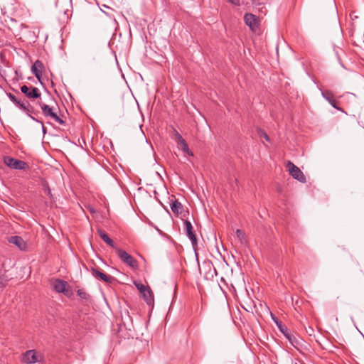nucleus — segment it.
<instances>
[{
	"instance_id": "8",
	"label": "nucleus",
	"mask_w": 364,
	"mask_h": 364,
	"mask_svg": "<svg viewBox=\"0 0 364 364\" xmlns=\"http://www.w3.org/2000/svg\"><path fill=\"white\" fill-rule=\"evenodd\" d=\"M244 21L252 31H256L258 29L260 21L257 16L252 14H246L244 16Z\"/></svg>"
},
{
	"instance_id": "6",
	"label": "nucleus",
	"mask_w": 364,
	"mask_h": 364,
	"mask_svg": "<svg viewBox=\"0 0 364 364\" xmlns=\"http://www.w3.org/2000/svg\"><path fill=\"white\" fill-rule=\"evenodd\" d=\"M287 168L289 172V174L296 180L301 182H306V177L304 175L303 172L295 166L292 162L289 161L287 164Z\"/></svg>"
},
{
	"instance_id": "10",
	"label": "nucleus",
	"mask_w": 364,
	"mask_h": 364,
	"mask_svg": "<svg viewBox=\"0 0 364 364\" xmlns=\"http://www.w3.org/2000/svg\"><path fill=\"white\" fill-rule=\"evenodd\" d=\"M53 288L55 290V291L58 293H63L65 296H70V294L69 285L68 282L65 281L61 279H56L54 282Z\"/></svg>"
},
{
	"instance_id": "12",
	"label": "nucleus",
	"mask_w": 364,
	"mask_h": 364,
	"mask_svg": "<svg viewBox=\"0 0 364 364\" xmlns=\"http://www.w3.org/2000/svg\"><path fill=\"white\" fill-rule=\"evenodd\" d=\"M351 35L353 37H364V22L363 20H360V22L353 23Z\"/></svg>"
},
{
	"instance_id": "26",
	"label": "nucleus",
	"mask_w": 364,
	"mask_h": 364,
	"mask_svg": "<svg viewBox=\"0 0 364 364\" xmlns=\"http://www.w3.org/2000/svg\"><path fill=\"white\" fill-rule=\"evenodd\" d=\"M26 108L28 109V110H23V112H26L29 117V115H31L30 113H32L33 112V108L29 102L28 104H26Z\"/></svg>"
},
{
	"instance_id": "24",
	"label": "nucleus",
	"mask_w": 364,
	"mask_h": 364,
	"mask_svg": "<svg viewBox=\"0 0 364 364\" xmlns=\"http://www.w3.org/2000/svg\"><path fill=\"white\" fill-rule=\"evenodd\" d=\"M134 284L140 293H141L142 291H144L145 289L149 287H146L144 284L139 283V282H134Z\"/></svg>"
},
{
	"instance_id": "17",
	"label": "nucleus",
	"mask_w": 364,
	"mask_h": 364,
	"mask_svg": "<svg viewBox=\"0 0 364 364\" xmlns=\"http://www.w3.org/2000/svg\"><path fill=\"white\" fill-rule=\"evenodd\" d=\"M97 232L100 238L106 242L109 246L114 247V241L109 237V235L102 230H97Z\"/></svg>"
},
{
	"instance_id": "1",
	"label": "nucleus",
	"mask_w": 364,
	"mask_h": 364,
	"mask_svg": "<svg viewBox=\"0 0 364 364\" xmlns=\"http://www.w3.org/2000/svg\"><path fill=\"white\" fill-rule=\"evenodd\" d=\"M271 317L273 321L275 323L279 331L283 333V335L288 339L290 343L295 348H297L299 344V341L296 338V336L289 331V329L286 326H284L281 321L278 319L277 316H275L273 314H271Z\"/></svg>"
},
{
	"instance_id": "13",
	"label": "nucleus",
	"mask_w": 364,
	"mask_h": 364,
	"mask_svg": "<svg viewBox=\"0 0 364 364\" xmlns=\"http://www.w3.org/2000/svg\"><path fill=\"white\" fill-rule=\"evenodd\" d=\"M91 273H92V275L94 277L97 278V279H100L103 282H105L106 283H108V284L112 283V281L114 280V277H112L110 275H108V274H106L104 272H100L97 268L92 267L91 269Z\"/></svg>"
},
{
	"instance_id": "11",
	"label": "nucleus",
	"mask_w": 364,
	"mask_h": 364,
	"mask_svg": "<svg viewBox=\"0 0 364 364\" xmlns=\"http://www.w3.org/2000/svg\"><path fill=\"white\" fill-rule=\"evenodd\" d=\"M171 209L177 216L184 218L188 214V212L184 210L183 205L178 200L172 201L171 203Z\"/></svg>"
},
{
	"instance_id": "18",
	"label": "nucleus",
	"mask_w": 364,
	"mask_h": 364,
	"mask_svg": "<svg viewBox=\"0 0 364 364\" xmlns=\"http://www.w3.org/2000/svg\"><path fill=\"white\" fill-rule=\"evenodd\" d=\"M141 294L143 296V299L149 305H151L154 303V295L149 287L146 289L145 291H142Z\"/></svg>"
},
{
	"instance_id": "31",
	"label": "nucleus",
	"mask_w": 364,
	"mask_h": 364,
	"mask_svg": "<svg viewBox=\"0 0 364 364\" xmlns=\"http://www.w3.org/2000/svg\"><path fill=\"white\" fill-rule=\"evenodd\" d=\"M176 139H177V141H178V144H179L180 142H181V141H182V140H185V139H184L181 136V134H178V132L176 133Z\"/></svg>"
},
{
	"instance_id": "14",
	"label": "nucleus",
	"mask_w": 364,
	"mask_h": 364,
	"mask_svg": "<svg viewBox=\"0 0 364 364\" xmlns=\"http://www.w3.org/2000/svg\"><path fill=\"white\" fill-rule=\"evenodd\" d=\"M9 242L17 246L21 250H24L26 248V244L22 237L19 236H11L9 239Z\"/></svg>"
},
{
	"instance_id": "9",
	"label": "nucleus",
	"mask_w": 364,
	"mask_h": 364,
	"mask_svg": "<svg viewBox=\"0 0 364 364\" xmlns=\"http://www.w3.org/2000/svg\"><path fill=\"white\" fill-rule=\"evenodd\" d=\"M21 91L27 97L31 99H37L41 97V92L39 89L35 87L23 85L21 87Z\"/></svg>"
},
{
	"instance_id": "2",
	"label": "nucleus",
	"mask_w": 364,
	"mask_h": 364,
	"mask_svg": "<svg viewBox=\"0 0 364 364\" xmlns=\"http://www.w3.org/2000/svg\"><path fill=\"white\" fill-rule=\"evenodd\" d=\"M43 360V355L38 353L36 350H26L21 354L20 358L21 362L26 364H34L42 362Z\"/></svg>"
},
{
	"instance_id": "3",
	"label": "nucleus",
	"mask_w": 364,
	"mask_h": 364,
	"mask_svg": "<svg viewBox=\"0 0 364 364\" xmlns=\"http://www.w3.org/2000/svg\"><path fill=\"white\" fill-rule=\"evenodd\" d=\"M38 104L42 109L43 115L46 117H50L59 124H64L65 122L58 116L57 113L55 112L54 107L46 105L41 102H38Z\"/></svg>"
},
{
	"instance_id": "27",
	"label": "nucleus",
	"mask_w": 364,
	"mask_h": 364,
	"mask_svg": "<svg viewBox=\"0 0 364 364\" xmlns=\"http://www.w3.org/2000/svg\"><path fill=\"white\" fill-rule=\"evenodd\" d=\"M259 134L260 137H263L264 139H265L266 141H269V137L266 132H264L262 130H259Z\"/></svg>"
},
{
	"instance_id": "20",
	"label": "nucleus",
	"mask_w": 364,
	"mask_h": 364,
	"mask_svg": "<svg viewBox=\"0 0 364 364\" xmlns=\"http://www.w3.org/2000/svg\"><path fill=\"white\" fill-rule=\"evenodd\" d=\"M26 104H28V102L27 100H26L25 99H23V100L19 99L16 102L15 105L23 111V110H28V109L26 108Z\"/></svg>"
},
{
	"instance_id": "33",
	"label": "nucleus",
	"mask_w": 364,
	"mask_h": 364,
	"mask_svg": "<svg viewBox=\"0 0 364 364\" xmlns=\"http://www.w3.org/2000/svg\"><path fill=\"white\" fill-rule=\"evenodd\" d=\"M5 287V282L0 278V288Z\"/></svg>"
},
{
	"instance_id": "34",
	"label": "nucleus",
	"mask_w": 364,
	"mask_h": 364,
	"mask_svg": "<svg viewBox=\"0 0 364 364\" xmlns=\"http://www.w3.org/2000/svg\"><path fill=\"white\" fill-rule=\"evenodd\" d=\"M103 13H105V14H106L107 16H108L109 17H112L110 14H107V12L105 11H103Z\"/></svg>"
},
{
	"instance_id": "36",
	"label": "nucleus",
	"mask_w": 364,
	"mask_h": 364,
	"mask_svg": "<svg viewBox=\"0 0 364 364\" xmlns=\"http://www.w3.org/2000/svg\"><path fill=\"white\" fill-rule=\"evenodd\" d=\"M104 8H109L108 6H107L106 5H103Z\"/></svg>"
},
{
	"instance_id": "5",
	"label": "nucleus",
	"mask_w": 364,
	"mask_h": 364,
	"mask_svg": "<svg viewBox=\"0 0 364 364\" xmlns=\"http://www.w3.org/2000/svg\"><path fill=\"white\" fill-rule=\"evenodd\" d=\"M4 161L7 166L14 169L25 170L28 168V164L26 162L11 156L4 157Z\"/></svg>"
},
{
	"instance_id": "15",
	"label": "nucleus",
	"mask_w": 364,
	"mask_h": 364,
	"mask_svg": "<svg viewBox=\"0 0 364 364\" xmlns=\"http://www.w3.org/2000/svg\"><path fill=\"white\" fill-rule=\"evenodd\" d=\"M321 95L323 96V97L324 99H326L329 103L330 105L337 109H340L337 106H336V100L333 99V93L330 91V90H322L321 91Z\"/></svg>"
},
{
	"instance_id": "7",
	"label": "nucleus",
	"mask_w": 364,
	"mask_h": 364,
	"mask_svg": "<svg viewBox=\"0 0 364 364\" xmlns=\"http://www.w3.org/2000/svg\"><path fill=\"white\" fill-rule=\"evenodd\" d=\"M183 226L186 236L191 240L193 247L196 249L198 240L191 223L189 220H183Z\"/></svg>"
},
{
	"instance_id": "22",
	"label": "nucleus",
	"mask_w": 364,
	"mask_h": 364,
	"mask_svg": "<svg viewBox=\"0 0 364 364\" xmlns=\"http://www.w3.org/2000/svg\"><path fill=\"white\" fill-rule=\"evenodd\" d=\"M236 235L242 243L246 242L245 234L241 230L237 229L236 230Z\"/></svg>"
},
{
	"instance_id": "30",
	"label": "nucleus",
	"mask_w": 364,
	"mask_h": 364,
	"mask_svg": "<svg viewBox=\"0 0 364 364\" xmlns=\"http://www.w3.org/2000/svg\"><path fill=\"white\" fill-rule=\"evenodd\" d=\"M228 2H230L232 4L239 6L240 5V1L239 0H228Z\"/></svg>"
},
{
	"instance_id": "16",
	"label": "nucleus",
	"mask_w": 364,
	"mask_h": 364,
	"mask_svg": "<svg viewBox=\"0 0 364 364\" xmlns=\"http://www.w3.org/2000/svg\"><path fill=\"white\" fill-rule=\"evenodd\" d=\"M43 64L40 60H36L34 64L32 65L31 70L33 74L40 80L42 76V69Z\"/></svg>"
},
{
	"instance_id": "35",
	"label": "nucleus",
	"mask_w": 364,
	"mask_h": 364,
	"mask_svg": "<svg viewBox=\"0 0 364 364\" xmlns=\"http://www.w3.org/2000/svg\"><path fill=\"white\" fill-rule=\"evenodd\" d=\"M253 4H257V3L255 1V0H252Z\"/></svg>"
},
{
	"instance_id": "21",
	"label": "nucleus",
	"mask_w": 364,
	"mask_h": 364,
	"mask_svg": "<svg viewBox=\"0 0 364 364\" xmlns=\"http://www.w3.org/2000/svg\"><path fill=\"white\" fill-rule=\"evenodd\" d=\"M77 294L82 299H84L85 301H88L90 299V296L82 289H78L77 291Z\"/></svg>"
},
{
	"instance_id": "32",
	"label": "nucleus",
	"mask_w": 364,
	"mask_h": 364,
	"mask_svg": "<svg viewBox=\"0 0 364 364\" xmlns=\"http://www.w3.org/2000/svg\"><path fill=\"white\" fill-rule=\"evenodd\" d=\"M87 208L91 213H95V210L92 206L88 205Z\"/></svg>"
},
{
	"instance_id": "28",
	"label": "nucleus",
	"mask_w": 364,
	"mask_h": 364,
	"mask_svg": "<svg viewBox=\"0 0 364 364\" xmlns=\"http://www.w3.org/2000/svg\"><path fill=\"white\" fill-rule=\"evenodd\" d=\"M29 117H30L32 120L36 121V122L40 123V124L42 125V129H43V133H46V127H44L43 123L41 121H40V120H38V119H36V118H35L34 117H33L32 115H29Z\"/></svg>"
},
{
	"instance_id": "29",
	"label": "nucleus",
	"mask_w": 364,
	"mask_h": 364,
	"mask_svg": "<svg viewBox=\"0 0 364 364\" xmlns=\"http://www.w3.org/2000/svg\"><path fill=\"white\" fill-rule=\"evenodd\" d=\"M306 332L309 335V336H311L314 331V328H311V326H309L308 328H306Z\"/></svg>"
},
{
	"instance_id": "23",
	"label": "nucleus",
	"mask_w": 364,
	"mask_h": 364,
	"mask_svg": "<svg viewBox=\"0 0 364 364\" xmlns=\"http://www.w3.org/2000/svg\"><path fill=\"white\" fill-rule=\"evenodd\" d=\"M43 188L44 193L51 198L52 197L51 190H50L48 183L44 182L43 183Z\"/></svg>"
},
{
	"instance_id": "4",
	"label": "nucleus",
	"mask_w": 364,
	"mask_h": 364,
	"mask_svg": "<svg viewBox=\"0 0 364 364\" xmlns=\"http://www.w3.org/2000/svg\"><path fill=\"white\" fill-rule=\"evenodd\" d=\"M116 252L117 256L120 258V259L127 264L129 267L133 269L138 268V262L137 261L129 254H128L126 251L122 249L117 248Z\"/></svg>"
},
{
	"instance_id": "25",
	"label": "nucleus",
	"mask_w": 364,
	"mask_h": 364,
	"mask_svg": "<svg viewBox=\"0 0 364 364\" xmlns=\"http://www.w3.org/2000/svg\"><path fill=\"white\" fill-rule=\"evenodd\" d=\"M7 96L9 98V100L14 104L16 103V102L19 100L14 95L11 93H7Z\"/></svg>"
},
{
	"instance_id": "19",
	"label": "nucleus",
	"mask_w": 364,
	"mask_h": 364,
	"mask_svg": "<svg viewBox=\"0 0 364 364\" xmlns=\"http://www.w3.org/2000/svg\"><path fill=\"white\" fill-rule=\"evenodd\" d=\"M179 145L181 146V150L183 152H185L191 156L193 155L192 151L189 149L188 144L186 143V141L185 140H182V141L179 143Z\"/></svg>"
}]
</instances>
